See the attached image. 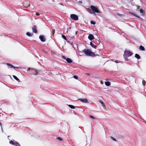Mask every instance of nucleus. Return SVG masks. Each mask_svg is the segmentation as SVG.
<instances>
[{
  "label": "nucleus",
  "mask_w": 146,
  "mask_h": 146,
  "mask_svg": "<svg viewBox=\"0 0 146 146\" xmlns=\"http://www.w3.org/2000/svg\"><path fill=\"white\" fill-rule=\"evenodd\" d=\"M62 37L64 39H65V40H67V38H66V37L64 35H62Z\"/></svg>",
  "instance_id": "nucleus-22"
},
{
  "label": "nucleus",
  "mask_w": 146,
  "mask_h": 146,
  "mask_svg": "<svg viewBox=\"0 0 146 146\" xmlns=\"http://www.w3.org/2000/svg\"><path fill=\"white\" fill-rule=\"evenodd\" d=\"M23 5L25 6L26 7H27L29 5V2L28 1H26L23 2Z\"/></svg>",
  "instance_id": "nucleus-8"
},
{
  "label": "nucleus",
  "mask_w": 146,
  "mask_h": 146,
  "mask_svg": "<svg viewBox=\"0 0 146 146\" xmlns=\"http://www.w3.org/2000/svg\"><path fill=\"white\" fill-rule=\"evenodd\" d=\"M79 2L80 3H82V1H79Z\"/></svg>",
  "instance_id": "nucleus-40"
},
{
  "label": "nucleus",
  "mask_w": 146,
  "mask_h": 146,
  "mask_svg": "<svg viewBox=\"0 0 146 146\" xmlns=\"http://www.w3.org/2000/svg\"><path fill=\"white\" fill-rule=\"evenodd\" d=\"M61 57H62V58H63V59H65V60H66V58H66V57H65L64 56L62 55V56H61Z\"/></svg>",
  "instance_id": "nucleus-29"
},
{
  "label": "nucleus",
  "mask_w": 146,
  "mask_h": 146,
  "mask_svg": "<svg viewBox=\"0 0 146 146\" xmlns=\"http://www.w3.org/2000/svg\"><path fill=\"white\" fill-rule=\"evenodd\" d=\"M105 83V85L107 86H109L110 85V83L109 81L106 82Z\"/></svg>",
  "instance_id": "nucleus-14"
},
{
  "label": "nucleus",
  "mask_w": 146,
  "mask_h": 146,
  "mask_svg": "<svg viewBox=\"0 0 146 146\" xmlns=\"http://www.w3.org/2000/svg\"><path fill=\"white\" fill-rule=\"evenodd\" d=\"M110 138H111V139L115 141H116V140L115 138H114V137H112L111 136L110 137Z\"/></svg>",
  "instance_id": "nucleus-26"
},
{
  "label": "nucleus",
  "mask_w": 146,
  "mask_h": 146,
  "mask_svg": "<svg viewBox=\"0 0 146 146\" xmlns=\"http://www.w3.org/2000/svg\"><path fill=\"white\" fill-rule=\"evenodd\" d=\"M115 62H116V63H118V62H118V61H116V60H115Z\"/></svg>",
  "instance_id": "nucleus-39"
},
{
  "label": "nucleus",
  "mask_w": 146,
  "mask_h": 146,
  "mask_svg": "<svg viewBox=\"0 0 146 146\" xmlns=\"http://www.w3.org/2000/svg\"><path fill=\"white\" fill-rule=\"evenodd\" d=\"M7 65H8V66H10L11 67V68H13L14 69H15V68H19V67H15L14 66H13L11 64H10L7 63Z\"/></svg>",
  "instance_id": "nucleus-10"
},
{
  "label": "nucleus",
  "mask_w": 146,
  "mask_h": 146,
  "mask_svg": "<svg viewBox=\"0 0 146 146\" xmlns=\"http://www.w3.org/2000/svg\"><path fill=\"white\" fill-rule=\"evenodd\" d=\"M139 49L142 51H145V48L142 45H141L139 46Z\"/></svg>",
  "instance_id": "nucleus-11"
},
{
  "label": "nucleus",
  "mask_w": 146,
  "mask_h": 146,
  "mask_svg": "<svg viewBox=\"0 0 146 146\" xmlns=\"http://www.w3.org/2000/svg\"><path fill=\"white\" fill-rule=\"evenodd\" d=\"M135 57L138 59H140L141 58L140 56L137 54H135Z\"/></svg>",
  "instance_id": "nucleus-13"
},
{
  "label": "nucleus",
  "mask_w": 146,
  "mask_h": 146,
  "mask_svg": "<svg viewBox=\"0 0 146 146\" xmlns=\"http://www.w3.org/2000/svg\"><path fill=\"white\" fill-rule=\"evenodd\" d=\"M70 17L72 19L76 21L78 20V16L75 14H71Z\"/></svg>",
  "instance_id": "nucleus-4"
},
{
  "label": "nucleus",
  "mask_w": 146,
  "mask_h": 146,
  "mask_svg": "<svg viewBox=\"0 0 146 146\" xmlns=\"http://www.w3.org/2000/svg\"><path fill=\"white\" fill-rule=\"evenodd\" d=\"M142 84H143V85L144 86H145V82H146L145 81V80H143L142 81Z\"/></svg>",
  "instance_id": "nucleus-28"
},
{
  "label": "nucleus",
  "mask_w": 146,
  "mask_h": 146,
  "mask_svg": "<svg viewBox=\"0 0 146 146\" xmlns=\"http://www.w3.org/2000/svg\"><path fill=\"white\" fill-rule=\"evenodd\" d=\"M99 101L103 105L104 104V102L100 100Z\"/></svg>",
  "instance_id": "nucleus-34"
},
{
  "label": "nucleus",
  "mask_w": 146,
  "mask_h": 146,
  "mask_svg": "<svg viewBox=\"0 0 146 146\" xmlns=\"http://www.w3.org/2000/svg\"><path fill=\"white\" fill-rule=\"evenodd\" d=\"M55 32V30L54 29H53L52 31V34L53 35H54Z\"/></svg>",
  "instance_id": "nucleus-33"
},
{
  "label": "nucleus",
  "mask_w": 146,
  "mask_h": 146,
  "mask_svg": "<svg viewBox=\"0 0 146 146\" xmlns=\"http://www.w3.org/2000/svg\"><path fill=\"white\" fill-rule=\"evenodd\" d=\"M129 13H130V14H131V15H133L134 13L131 12H130Z\"/></svg>",
  "instance_id": "nucleus-36"
},
{
  "label": "nucleus",
  "mask_w": 146,
  "mask_h": 146,
  "mask_svg": "<svg viewBox=\"0 0 146 146\" xmlns=\"http://www.w3.org/2000/svg\"><path fill=\"white\" fill-rule=\"evenodd\" d=\"M133 16H134L136 17H137L138 18H140V19L141 18L140 17V16H138L135 13H134V15H133Z\"/></svg>",
  "instance_id": "nucleus-19"
},
{
  "label": "nucleus",
  "mask_w": 146,
  "mask_h": 146,
  "mask_svg": "<svg viewBox=\"0 0 146 146\" xmlns=\"http://www.w3.org/2000/svg\"><path fill=\"white\" fill-rule=\"evenodd\" d=\"M32 29L34 33H37V31L36 30V27L35 25H33L32 28Z\"/></svg>",
  "instance_id": "nucleus-6"
},
{
  "label": "nucleus",
  "mask_w": 146,
  "mask_h": 146,
  "mask_svg": "<svg viewBox=\"0 0 146 146\" xmlns=\"http://www.w3.org/2000/svg\"><path fill=\"white\" fill-rule=\"evenodd\" d=\"M13 78L16 80L18 81H20L19 79L15 75H13Z\"/></svg>",
  "instance_id": "nucleus-16"
},
{
  "label": "nucleus",
  "mask_w": 146,
  "mask_h": 146,
  "mask_svg": "<svg viewBox=\"0 0 146 146\" xmlns=\"http://www.w3.org/2000/svg\"><path fill=\"white\" fill-rule=\"evenodd\" d=\"M82 52L84 53L86 55L89 56H92L95 57L96 56H99V54H96L94 53L91 51L89 49H86V48L82 50Z\"/></svg>",
  "instance_id": "nucleus-1"
},
{
  "label": "nucleus",
  "mask_w": 146,
  "mask_h": 146,
  "mask_svg": "<svg viewBox=\"0 0 146 146\" xmlns=\"http://www.w3.org/2000/svg\"><path fill=\"white\" fill-rule=\"evenodd\" d=\"M16 146H21L18 143L16 142L15 144V145Z\"/></svg>",
  "instance_id": "nucleus-21"
},
{
  "label": "nucleus",
  "mask_w": 146,
  "mask_h": 146,
  "mask_svg": "<svg viewBox=\"0 0 146 146\" xmlns=\"http://www.w3.org/2000/svg\"><path fill=\"white\" fill-rule=\"evenodd\" d=\"M9 143H10L12 144L13 145H15V142H13V141L12 140H11L9 142Z\"/></svg>",
  "instance_id": "nucleus-20"
},
{
  "label": "nucleus",
  "mask_w": 146,
  "mask_h": 146,
  "mask_svg": "<svg viewBox=\"0 0 146 146\" xmlns=\"http://www.w3.org/2000/svg\"><path fill=\"white\" fill-rule=\"evenodd\" d=\"M78 100H80L81 102L84 103H86L88 102L87 99L86 98L79 99H78Z\"/></svg>",
  "instance_id": "nucleus-7"
},
{
  "label": "nucleus",
  "mask_w": 146,
  "mask_h": 146,
  "mask_svg": "<svg viewBox=\"0 0 146 146\" xmlns=\"http://www.w3.org/2000/svg\"><path fill=\"white\" fill-rule=\"evenodd\" d=\"M133 53L130 51H125L124 53V57L127 58L132 55Z\"/></svg>",
  "instance_id": "nucleus-3"
},
{
  "label": "nucleus",
  "mask_w": 146,
  "mask_h": 146,
  "mask_svg": "<svg viewBox=\"0 0 146 146\" xmlns=\"http://www.w3.org/2000/svg\"><path fill=\"white\" fill-rule=\"evenodd\" d=\"M90 23L91 24L94 25L96 24V22L92 21H90Z\"/></svg>",
  "instance_id": "nucleus-23"
},
{
  "label": "nucleus",
  "mask_w": 146,
  "mask_h": 146,
  "mask_svg": "<svg viewBox=\"0 0 146 146\" xmlns=\"http://www.w3.org/2000/svg\"><path fill=\"white\" fill-rule=\"evenodd\" d=\"M90 8L91 9L92 11V13L96 14L95 13H100V11L97 8V7L93 5H91Z\"/></svg>",
  "instance_id": "nucleus-2"
},
{
  "label": "nucleus",
  "mask_w": 146,
  "mask_h": 146,
  "mask_svg": "<svg viewBox=\"0 0 146 146\" xmlns=\"http://www.w3.org/2000/svg\"><path fill=\"white\" fill-rule=\"evenodd\" d=\"M59 141H61L62 140V139L60 137H58L56 138Z\"/></svg>",
  "instance_id": "nucleus-27"
},
{
  "label": "nucleus",
  "mask_w": 146,
  "mask_h": 146,
  "mask_svg": "<svg viewBox=\"0 0 146 146\" xmlns=\"http://www.w3.org/2000/svg\"><path fill=\"white\" fill-rule=\"evenodd\" d=\"M39 38L41 41L44 42L46 41V39L44 38V36L43 35H40L39 36Z\"/></svg>",
  "instance_id": "nucleus-5"
},
{
  "label": "nucleus",
  "mask_w": 146,
  "mask_h": 146,
  "mask_svg": "<svg viewBox=\"0 0 146 146\" xmlns=\"http://www.w3.org/2000/svg\"><path fill=\"white\" fill-rule=\"evenodd\" d=\"M26 35L29 36H32V35H31L30 33L29 32H28L27 33Z\"/></svg>",
  "instance_id": "nucleus-18"
},
{
  "label": "nucleus",
  "mask_w": 146,
  "mask_h": 146,
  "mask_svg": "<svg viewBox=\"0 0 146 146\" xmlns=\"http://www.w3.org/2000/svg\"><path fill=\"white\" fill-rule=\"evenodd\" d=\"M51 53L52 54H55V52L54 51L51 50Z\"/></svg>",
  "instance_id": "nucleus-35"
},
{
  "label": "nucleus",
  "mask_w": 146,
  "mask_h": 146,
  "mask_svg": "<svg viewBox=\"0 0 146 146\" xmlns=\"http://www.w3.org/2000/svg\"><path fill=\"white\" fill-rule=\"evenodd\" d=\"M116 15H117L118 16H122V15L120 14H119L118 13H116Z\"/></svg>",
  "instance_id": "nucleus-30"
},
{
  "label": "nucleus",
  "mask_w": 146,
  "mask_h": 146,
  "mask_svg": "<svg viewBox=\"0 0 146 146\" xmlns=\"http://www.w3.org/2000/svg\"><path fill=\"white\" fill-rule=\"evenodd\" d=\"M73 77L74 78L77 79L78 78V77L76 76H74Z\"/></svg>",
  "instance_id": "nucleus-32"
},
{
  "label": "nucleus",
  "mask_w": 146,
  "mask_h": 146,
  "mask_svg": "<svg viewBox=\"0 0 146 146\" xmlns=\"http://www.w3.org/2000/svg\"><path fill=\"white\" fill-rule=\"evenodd\" d=\"M36 15H37V16H38L40 15V14L38 13H36Z\"/></svg>",
  "instance_id": "nucleus-37"
},
{
  "label": "nucleus",
  "mask_w": 146,
  "mask_h": 146,
  "mask_svg": "<svg viewBox=\"0 0 146 146\" xmlns=\"http://www.w3.org/2000/svg\"><path fill=\"white\" fill-rule=\"evenodd\" d=\"M94 38V36L90 34L88 36V38L90 40H92Z\"/></svg>",
  "instance_id": "nucleus-9"
},
{
  "label": "nucleus",
  "mask_w": 146,
  "mask_h": 146,
  "mask_svg": "<svg viewBox=\"0 0 146 146\" xmlns=\"http://www.w3.org/2000/svg\"><path fill=\"white\" fill-rule=\"evenodd\" d=\"M87 11L89 12V13H91L92 14L93 13V12L92 11V9H90L89 8H87Z\"/></svg>",
  "instance_id": "nucleus-15"
},
{
  "label": "nucleus",
  "mask_w": 146,
  "mask_h": 146,
  "mask_svg": "<svg viewBox=\"0 0 146 146\" xmlns=\"http://www.w3.org/2000/svg\"><path fill=\"white\" fill-rule=\"evenodd\" d=\"M89 117L93 119H95L96 118L94 117L93 115H90L89 116Z\"/></svg>",
  "instance_id": "nucleus-24"
},
{
  "label": "nucleus",
  "mask_w": 146,
  "mask_h": 146,
  "mask_svg": "<svg viewBox=\"0 0 146 146\" xmlns=\"http://www.w3.org/2000/svg\"><path fill=\"white\" fill-rule=\"evenodd\" d=\"M92 46L95 48V49H96V47H97V46L96 45H95L94 44H93V45H92Z\"/></svg>",
  "instance_id": "nucleus-25"
},
{
  "label": "nucleus",
  "mask_w": 146,
  "mask_h": 146,
  "mask_svg": "<svg viewBox=\"0 0 146 146\" xmlns=\"http://www.w3.org/2000/svg\"><path fill=\"white\" fill-rule=\"evenodd\" d=\"M68 106L70 108L72 109H74L75 108V107L73 105H68Z\"/></svg>",
  "instance_id": "nucleus-17"
},
{
  "label": "nucleus",
  "mask_w": 146,
  "mask_h": 146,
  "mask_svg": "<svg viewBox=\"0 0 146 146\" xmlns=\"http://www.w3.org/2000/svg\"><path fill=\"white\" fill-rule=\"evenodd\" d=\"M93 43L92 42H90V45L92 46L93 45Z\"/></svg>",
  "instance_id": "nucleus-38"
},
{
  "label": "nucleus",
  "mask_w": 146,
  "mask_h": 146,
  "mask_svg": "<svg viewBox=\"0 0 146 146\" xmlns=\"http://www.w3.org/2000/svg\"><path fill=\"white\" fill-rule=\"evenodd\" d=\"M66 61L68 63H71L72 62V60L70 58H67L66 59Z\"/></svg>",
  "instance_id": "nucleus-12"
},
{
  "label": "nucleus",
  "mask_w": 146,
  "mask_h": 146,
  "mask_svg": "<svg viewBox=\"0 0 146 146\" xmlns=\"http://www.w3.org/2000/svg\"><path fill=\"white\" fill-rule=\"evenodd\" d=\"M140 12L141 13H143V9H140Z\"/></svg>",
  "instance_id": "nucleus-31"
},
{
  "label": "nucleus",
  "mask_w": 146,
  "mask_h": 146,
  "mask_svg": "<svg viewBox=\"0 0 146 146\" xmlns=\"http://www.w3.org/2000/svg\"><path fill=\"white\" fill-rule=\"evenodd\" d=\"M36 74H37V72H36Z\"/></svg>",
  "instance_id": "nucleus-41"
}]
</instances>
